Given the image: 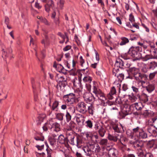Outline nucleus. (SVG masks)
<instances>
[{
	"instance_id": "nucleus-1",
	"label": "nucleus",
	"mask_w": 157,
	"mask_h": 157,
	"mask_svg": "<svg viewBox=\"0 0 157 157\" xmlns=\"http://www.w3.org/2000/svg\"><path fill=\"white\" fill-rule=\"evenodd\" d=\"M94 148L95 145L94 144L88 143L83 147V149L86 156L88 157H98L97 155H92L94 151Z\"/></svg>"
},
{
	"instance_id": "nucleus-2",
	"label": "nucleus",
	"mask_w": 157,
	"mask_h": 157,
	"mask_svg": "<svg viewBox=\"0 0 157 157\" xmlns=\"http://www.w3.org/2000/svg\"><path fill=\"white\" fill-rule=\"evenodd\" d=\"M134 77L136 81L141 83L142 87H145L144 86V84L145 83L147 79V75L141 73L139 71Z\"/></svg>"
},
{
	"instance_id": "nucleus-3",
	"label": "nucleus",
	"mask_w": 157,
	"mask_h": 157,
	"mask_svg": "<svg viewBox=\"0 0 157 157\" xmlns=\"http://www.w3.org/2000/svg\"><path fill=\"white\" fill-rule=\"evenodd\" d=\"M63 98L66 104L69 105L73 104L75 100V95L73 94H70L63 96Z\"/></svg>"
},
{
	"instance_id": "nucleus-4",
	"label": "nucleus",
	"mask_w": 157,
	"mask_h": 157,
	"mask_svg": "<svg viewBox=\"0 0 157 157\" xmlns=\"http://www.w3.org/2000/svg\"><path fill=\"white\" fill-rule=\"evenodd\" d=\"M87 105L84 102H78L77 106V111L82 114H85L87 112Z\"/></svg>"
},
{
	"instance_id": "nucleus-5",
	"label": "nucleus",
	"mask_w": 157,
	"mask_h": 157,
	"mask_svg": "<svg viewBox=\"0 0 157 157\" xmlns=\"http://www.w3.org/2000/svg\"><path fill=\"white\" fill-rule=\"evenodd\" d=\"M2 57L5 58L9 57L10 59L13 58V55L12 54V50L10 47L8 48L6 51L4 49H2Z\"/></svg>"
},
{
	"instance_id": "nucleus-6",
	"label": "nucleus",
	"mask_w": 157,
	"mask_h": 157,
	"mask_svg": "<svg viewBox=\"0 0 157 157\" xmlns=\"http://www.w3.org/2000/svg\"><path fill=\"white\" fill-rule=\"evenodd\" d=\"M76 121L78 124L81 126L84 125L85 117L82 114H78L75 117Z\"/></svg>"
},
{
	"instance_id": "nucleus-7",
	"label": "nucleus",
	"mask_w": 157,
	"mask_h": 157,
	"mask_svg": "<svg viewBox=\"0 0 157 157\" xmlns=\"http://www.w3.org/2000/svg\"><path fill=\"white\" fill-rule=\"evenodd\" d=\"M128 55L130 56H132L133 58H136V59H138L137 56L140 54V53L137 52L135 47H132L129 50L128 52Z\"/></svg>"
},
{
	"instance_id": "nucleus-8",
	"label": "nucleus",
	"mask_w": 157,
	"mask_h": 157,
	"mask_svg": "<svg viewBox=\"0 0 157 157\" xmlns=\"http://www.w3.org/2000/svg\"><path fill=\"white\" fill-rule=\"evenodd\" d=\"M83 98L84 100L87 102L93 101L94 97L93 94L90 93L86 92L84 94Z\"/></svg>"
},
{
	"instance_id": "nucleus-9",
	"label": "nucleus",
	"mask_w": 157,
	"mask_h": 157,
	"mask_svg": "<svg viewBox=\"0 0 157 157\" xmlns=\"http://www.w3.org/2000/svg\"><path fill=\"white\" fill-rule=\"evenodd\" d=\"M70 109L71 110V111H67L65 115L66 121L67 122H69L71 120V116L75 112V109L74 108L72 107L70 108Z\"/></svg>"
},
{
	"instance_id": "nucleus-10",
	"label": "nucleus",
	"mask_w": 157,
	"mask_h": 157,
	"mask_svg": "<svg viewBox=\"0 0 157 157\" xmlns=\"http://www.w3.org/2000/svg\"><path fill=\"white\" fill-rule=\"evenodd\" d=\"M58 140L59 143L64 144L65 145H67L68 142V140H67V136L65 137L62 134L60 135L58 137Z\"/></svg>"
},
{
	"instance_id": "nucleus-11",
	"label": "nucleus",
	"mask_w": 157,
	"mask_h": 157,
	"mask_svg": "<svg viewBox=\"0 0 157 157\" xmlns=\"http://www.w3.org/2000/svg\"><path fill=\"white\" fill-rule=\"evenodd\" d=\"M119 136V134H117L112 135L109 133L107 138L110 140L113 141L114 142H116L118 140H119L118 138Z\"/></svg>"
},
{
	"instance_id": "nucleus-12",
	"label": "nucleus",
	"mask_w": 157,
	"mask_h": 157,
	"mask_svg": "<svg viewBox=\"0 0 157 157\" xmlns=\"http://www.w3.org/2000/svg\"><path fill=\"white\" fill-rule=\"evenodd\" d=\"M128 71L129 74L132 75L134 77L138 73L139 70L138 68L135 67H129Z\"/></svg>"
},
{
	"instance_id": "nucleus-13",
	"label": "nucleus",
	"mask_w": 157,
	"mask_h": 157,
	"mask_svg": "<svg viewBox=\"0 0 157 157\" xmlns=\"http://www.w3.org/2000/svg\"><path fill=\"white\" fill-rule=\"evenodd\" d=\"M142 60L143 61H147L149 60L152 59H157V56H153L151 54H147L144 56L141 57Z\"/></svg>"
},
{
	"instance_id": "nucleus-14",
	"label": "nucleus",
	"mask_w": 157,
	"mask_h": 157,
	"mask_svg": "<svg viewBox=\"0 0 157 157\" xmlns=\"http://www.w3.org/2000/svg\"><path fill=\"white\" fill-rule=\"evenodd\" d=\"M116 93V89L114 86L112 87L109 93L107 95V97L109 100H112L113 98V96Z\"/></svg>"
},
{
	"instance_id": "nucleus-15",
	"label": "nucleus",
	"mask_w": 157,
	"mask_h": 157,
	"mask_svg": "<svg viewBox=\"0 0 157 157\" xmlns=\"http://www.w3.org/2000/svg\"><path fill=\"white\" fill-rule=\"evenodd\" d=\"M54 6L53 1L50 0L48 1L47 4L45 5V9L46 11L48 12L50 9L52 8Z\"/></svg>"
},
{
	"instance_id": "nucleus-16",
	"label": "nucleus",
	"mask_w": 157,
	"mask_h": 157,
	"mask_svg": "<svg viewBox=\"0 0 157 157\" xmlns=\"http://www.w3.org/2000/svg\"><path fill=\"white\" fill-rule=\"evenodd\" d=\"M117 150L116 149L114 148H111L109 150L108 155L109 157H117Z\"/></svg>"
},
{
	"instance_id": "nucleus-17",
	"label": "nucleus",
	"mask_w": 157,
	"mask_h": 157,
	"mask_svg": "<svg viewBox=\"0 0 157 157\" xmlns=\"http://www.w3.org/2000/svg\"><path fill=\"white\" fill-rule=\"evenodd\" d=\"M134 147L138 150H142L144 147V144L142 142L138 141L134 144Z\"/></svg>"
},
{
	"instance_id": "nucleus-18",
	"label": "nucleus",
	"mask_w": 157,
	"mask_h": 157,
	"mask_svg": "<svg viewBox=\"0 0 157 157\" xmlns=\"http://www.w3.org/2000/svg\"><path fill=\"white\" fill-rule=\"evenodd\" d=\"M115 65L116 67H119V68H122V67L124 66V61L121 59H119L116 61Z\"/></svg>"
},
{
	"instance_id": "nucleus-19",
	"label": "nucleus",
	"mask_w": 157,
	"mask_h": 157,
	"mask_svg": "<svg viewBox=\"0 0 157 157\" xmlns=\"http://www.w3.org/2000/svg\"><path fill=\"white\" fill-rule=\"evenodd\" d=\"M139 137L140 139H145L147 137V135L143 129H141L139 132Z\"/></svg>"
},
{
	"instance_id": "nucleus-20",
	"label": "nucleus",
	"mask_w": 157,
	"mask_h": 157,
	"mask_svg": "<svg viewBox=\"0 0 157 157\" xmlns=\"http://www.w3.org/2000/svg\"><path fill=\"white\" fill-rule=\"evenodd\" d=\"M67 140H68V141H70V143L72 145L75 144L74 139L75 138L74 135L71 133V134L68 133H67Z\"/></svg>"
},
{
	"instance_id": "nucleus-21",
	"label": "nucleus",
	"mask_w": 157,
	"mask_h": 157,
	"mask_svg": "<svg viewBox=\"0 0 157 157\" xmlns=\"http://www.w3.org/2000/svg\"><path fill=\"white\" fill-rule=\"evenodd\" d=\"M147 130L151 135H153V134H154L156 132L154 128L152 125H148L147 126Z\"/></svg>"
},
{
	"instance_id": "nucleus-22",
	"label": "nucleus",
	"mask_w": 157,
	"mask_h": 157,
	"mask_svg": "<svg viewBox=\"0 0 157 157\" xmlns=\"http://www.w3.org/2000/svg\"><path fill=\"white\" fill-rule=\"evenodd\" d=\"M95 111V109L93 105L91 104L90 106L88 107L87 111H88L89 114L91 115L92 116L93 115Z\"/></svg>"
},
{
	"instance_id": "nucleus-23",
	"label": "nucleus",
	"mask_w": 157,
	"mask_h": 157,
	"mask_svg": "<svg viewBox=\"0 0 157 157\" xmlns=\"http://www.w3.org/2000/svg\"><path fill=\"white\" fill-rule=\"evenodd\" d=\"M57 139L54 138L50 137L48 138V140L49 142L50 145L53 146L55 147L56 145Z\"/></svg>"
},
{
	"instance_id": "nucleus-24",
	"label": "nucleus",
	"mask_w": 157,
	"mask_h": 157,
	"mask_svg": "<svg viewBox=\"0 0 157 157\" xmlns=\"http://www.w3.org/2000/svg\"><path fill=\"white\" fill-rule=\"evenodd\" d=\"M93 92L94 93L95 95L100 93L101 91L98 87L97 85L94 84L93 86Z\"/></svg>"
},
{
	"instance_id": "nucleus-25",
	"label": "nucleus",
	"mask_w": 157,
	"mask_h": 157,
	"mask_svg": "<svg viewBox=\"0 0 157 157\" xmlns=\"http://www.w3.org/2000/svg\"><path fill=\"white\" fill-rule=\"evenodd\" d=\"M136 109L138 111L141 110L144 107L142 103L141 102L136 103L134 104Z\"/></svg>"
},
{
	"instance_id": "nucleus-26",
	"label": "nucleus",
	"mask_w": 157,
	"mask_h": 157,
	"mask_svg": "<svg viewBox=\"0 0 157 157\" xmlns=\"http://www.w3.org/2000/svg\"><path fill=\"white\" fill-rule=\"evenodd\" d=\"M76 145L78 148H80L83 144L82 140L80 137H77L76 139Z\"/></svg>"
},
{
	"instance_id": "nucleus-27",
	"label": "nucleus",
	"mask_w": 157,
	"mask_h": 157,
	"mask_svg": "<svg viewBox=\"0 0 157 157\" xmlns=\"http://www.w3.org/2000/svg\"><path fill=\"white\" fill-rule=\"evenodd\" d=\"M121 41L120 43V45L121 46L125 45L126 44L128 43L129 41L128 39L125 37H121Z\"/></svg>"
},
{
	"instance_id": "nucleus-28",
	"label": "nucleus",
	"mask_w": 157,
	"mask_h": 157,
	"mask_svg": "<svg viewBox=\"0 0 157 157\" xmlns=\"http://www.w3.org/2000/svg\"><path fill=\"white\" fill-rule=\"evenodd\" d=\"M60 125L57 122H55L53 124L52 128H55L54 130L56 132H58L60 130Z\"/></svg>"
},
{
	"instance_id": "nucleus-29",
	"label": "nucleus",
	"mask_w": 157,
	"mask_h": 157,
	"mask_svg": "<svg viewBox=\"0 0 157 157\" xmlns=\"http://www.w3.org/2000/svg\"><path fill=\"white\" fill-rule=\"evenodd\" d=\"M58 81L59 82H63L64 85L66 83L67 78L66 77L65 78L63 76L59 75L58 76Z\"/></svg>"
},
{
	"instance_id": "nucleus-30",
	"label": "nucleus",
	"mask_w": 157,
	"mask_h": 157,
	"mask_svg": "<svg viewBox=\"0 0 157 157\" xmlns=\"http://www.w3.org/2000/svg\"><path fill=\"white\" fill-rule=\"evenodd\" d=\"M112 128L117 133L122 132V131L121 128H120L117 124H115L112 125Z\"/></svg>"
},
{
	"instance_id": "nucleus-31",
	"label": "nucleus",
	"mask_w": 157,
	"mask_h": 157,
	"mask_svg": "<svg viewBox=\"0 0 157 157\" xmlns=\"http://www.w3.org/2000/svg\"><path fill=\"white\" fill-rule=\"evenodd\" d=\"M145 88L147 90L149 93L155 89L154 86L153 84H149L146 86Z\"/></svg>"
},
{
	"instance_id": "nucleus-32",
	"label": "nucleus",
	"mask_w": 157,
	"mask_h": 157,
	"mask_svg": "<svg viewBox=\"0 0 157 157\" xmlns=\"http://www.w3.org/2000/svg\"><path fill=\"white\" fill-rule=\"evenodd\" d=\"M129 100H130L132 102H134L136 101L137 99V98L134 95L133 93L131 95H128Z\"/></svg>"
},
{
	"instance_id": "nucleus-33",
	"label": "nucleus",
	"mask_w": 157,
	"mask_h": 157,
	"mask_svg": "<svg viewBox=\"0 0 157 157\" xmlns=\"http://www.w3.org/2000/svg\"><path fill=\"white\" fill-rule=\"evenodd\" d=\"M106 131L105 129L101 127L98 131V132L100 136L101 137H103L105 134Z\"/></svg>"
},
{
	"instance_id": "nucleus-34",
	"label": "nucleus",
	"mask_w": 157,
	"mask_h": 157,
	"mask_svg": "<svg viewBox=\"0 0 157 157\" xmlns=\"http://www.w3.org/2000/svg\"><path fill=\"white\" fill-rule=\"evenodd\" d=\"M120 70L119 68L118 67L115 66L113 70V74L114 76H117L119 73Z\"/></svg>"
},
{
	"instance_id": "nucleus-35",
	"label": "nucleus",
	"mask_w": 157,
	"mask_h": 157,
	"mask_svg": "<svg viewBox=\"0 0 157 157\" xmlns=\"http://www.w3.org/2000/svg\"><path fill=\"white\" fill-rule=\"evenodd\" d=\"M31 82L32 84V87L33 89V91L34 93V100L35 101H37L38 100L37 99V95L36 94V93L35 92L34 89H35V86L33 84V82H34V79H32L31 80Z\"/></svg>"
},
{
	"instance_id": "nucleus-36",
	"label": "nucleus",
	"mask_w": 157,
	"mask_h": 157,
	"mask_svg": "<svg viewBox=\"0 0 157 157\" xmlns=\"http://www.w3.org/2000/svg\"><path fill=\"white\" fill-rule=\"evenodd\" d=\"M148 66L149 69H153L157 66V64L155 61H151L149 63Z\"/></svg>"
},
{
	"instance_id": "nucleus-37",
	"label": "nucleus",
	"mask_w": 157,
	"mask_h": 157,
	"mask_svg": "<svg viewBox=\"0 0 157 157\" xmlns=\"http://www.w3.org/2000/svg\"><path fill=\"white\" fill-rule=\"evenodd\" d=\"M57 66L60 70L59 71V72H62L64 74H66L67 70H65L64 67L61 64H57Z\"/></svg>"
},
{
	"instance_id": "nucleus-38",
	"label": "nucleus",
	"mask_w": 157,
	"mask_h": 157,
	"mask_svg": "<svg viewBox=\"0 0 157 157\" xmlns=\"http://www.w3.org/2000/svg\"><path fill=\"white\" fill-rule=\"evenodd\" d=\"M34 138L36 140L42 143H43L44 140V137L40 135L36 136L34 137Z\"/></svg>"
},
{
	"instance_id": "nucleus-39",
	"label": "nucleus",
	"mask_w": 157,
	"mask_h": 157,
	"mask_svg": "<svg viewBox=\"0 0 157 157\" xmlns=\"http://www.w3.org/2000/svg\"><path fill=\"white\" fill-rule=\"evenodd\" d=\"M59 105V102L57 101H55L53 103V105L52 107V109L54 110L55 109L56 111L57 110V107Z\"/></svg>"
},
{
	"instance_id": "nucleus-40",
	"label": "nucleus",
	"mask_w": 157,
	"mask_h": 157,
	"mask_svg": "<svg viewBox=\"0 0 157 157\" xmlns=\"http://www.w3.org/2000/svg\"><path fill=\"white\" fill-rule=\"evenodd\" d=\"M154 142L153 140L149 141L147 144V148L149 150L151 149L153 147Z\"/></svg>"
},
{
	"instance_id": "nucleus-41",
	"label": "nucleus",
	"mask_w": 157,
	"mask_h": 157,
	"mask_svg": "<svg viewBox=\"0 0 157 157\" xmlns=\"http://www.w3.org/2000/svg\"><path fill=\"white\" fill-rule=\"evenodd\" d=\"M100 145L103 146H106L108 144V140L107 139H102L99 142Z\"/></svg>"
},
{
	"instance_id": "nucleus-42",
	"label": "nucleus",
	"mask_w": 157,
	"mask_h": 157,
	"mask_svg": "<svg viewBox=\"0 0 157 157\" xmlns=\"http://www.w3.org/2000/svg\"><path fill=\"white\" fill-rule=\"evenodd\" d=\"M141 115L144 117L147 118L148 117L149 115V113L148 110H145L141 113Z\"/></svg>"
},
{
	"instance_id": "nucleus-43",
	"label": "nucleus",
	"mask_w": 157,
	"mask_h": 157,
	"mask_svg": "<svg viewBox=\"0 0 157 157\" xmlns=\"http://www.w3.org/2000/svg\"><path fill=\"white\" fill-rule=\"evenodd\" d=\"M141 98L144 102L145 103L148 100V96L144 93H143L141 95Z\"/></svg>"
},
{
	"instance_id": "nucleus-44",
	"label": "nucleus",
	"mask_w": 157,
	"mask_h": 157,
	"mask_svg": "<svg viewBox=\"0 0 157 157\" xmlns=\"http://www.w3.org/2000/svg\"><path fill=\"white\" fill-rule=\"evenodd\" d=\"M126 134L128 136L131 137L132 138L134 137L132 131L129 129H128L126 130Z\"/></svg>"
},
{
	"instance_id": "nucleus-45",
	"label": "nucleus",
	"mask_w": 157,
	"mask_h": 157,
	"mask_svg": "<svg viewBox=\"0 0 157 157\" xmlns=\"http://www.w3.org/2000/svg\"><path fill=\"white\" fill-rule=\"evenodd\" d=\"M83 81L84 82H88L89 83H90L92 81V78L88 76H86L84 77L83 79Z\"/></svg>"
},
{
	"instance_id": "nucleus-46",
	"label": "nucleus",
	"mask_w": 157,
	"mask_h": 157,
	"mask_svg": "<svg viewBox=\"0 0 157 157\" xmlns=\"http://www.w3.org/2000/svg\"><path fill=\"white\" fill-rule=\"evenodd\" d=\"M140 129V127H137L132 129V131L134 137L136 135V133L140 131H139Z\"/></svg>"
},
{
	"instance_id": "nucleus-47",
	"label": "nucleus",
	"mask_w": 157,
	"mask_h": 157,
	"mask_svg": "<svg viewBox=\"0 0 157 157\" xmlns=\"http://www.w3.org/2000/svg\"><path fill=\"white\" fill-rule=\"evenodd\" d=\"M86 124V126L89 128H92L93 127V123L90 120H88L85 122Z\"/></svg>"
},
{
	"instance_id": "nucleus-48",
	"label": "nucleus",
	"mask_w": 157,
	"mask_h": 157,
	"mask_svg": "<svg viewBox=\"0 0 157 157\" xmlns=\"http://www.w3.org/2000/svg\"><path fill=\"white\" fill-rule=\"evenodd\" d=\"M63 113H58L56 115V117L59 121H62L63 120Z\"/></svg>"
},
{
	"instance_id": "nucleus-49",
	"label": "nucleus",
	"mask_w": 157,
	"mask_h": 157,
	"mask_svg": "<svg viewBox=\"0 0 157 157\" xmlns=\"http://www.w3.org/2000/svg\"><path fill=\"white\" fill-rule=\"evenodd\" d=\"M46 151L47 152V157H52V155L53 153L52 150L50 149L47 148Z\"/></svg>"
},
{
	"instance_id": "nucleus-50",
	"label": "nucleus",
	"mask_w": 157,
	"mask_h": 157,
	"mask_svg": "<svg viewBox=\"0 0 157 157\" xmlns=\"http://www.w3.org/2000/svg\"><path fill=\"white\" fill-rule=\"evenodd\" d=\"M41 21L42 22L47 25H49L50 23L47 21V20L45 18L42 17L41 18Z\"/></svg>"
},
{
	"instance_id": "nucleus-51",
	"label": "nucleus",
	"mask_w": 157,
	"mask_h": 157,
	"mask_svg": "<svg viewBox=\"0 0 157 157\" xmlns=\"http://www.w3.org/2000/svg\"><path fill=\"white\" fill-rule=\"evenodd\" d=\"M64 3V0H59V1L58 3V5L59 8L61 9L63 8Z\"/></svg>"
},
{
	"instance_id": "nucleus-52",
	"label": "nucleus",
	"mask_w": 157,
	"mask_h": 157,
	"mask_svg": "<svg viewBox=\"0 0 157 157\" xmlns=\"http://www.w3.org/2000/svg\"><path fill=\"white\" fill-rule=\"evenodd\" d=\"M118 80L120 81H121L124 78V75L122 73H120L117 76Z\"/></svg>"
},
{
	"instance_id": "nucleus-53",
	"label": "nucleus",
	"mask_w": 157,
	"mask_h": 157,
	"mask_svg": "<svg viewBox=\"0 0 157 157\" xmlns=\"http://www.w3.org/2000/svg\"><path fill=\"white\" fill-rule=\"evenodd\" d=\"M35 153L37 157H45L46 155L44 152L40 153L36 152Z\"/></svg>"
},
{
	"instance_id": "nucleus-54",
	"label": "nucleus",
	"mask_w": 157,
	"mask_h": 157,
	"mask_svg": "<svg viewBox=\"0 0 157 157\" xmlns=\"http://www.w3.org/2000/svg\"><path fill=\"white\" fill-rule=\"evenodd\" d=\"M129 55L128 54V52L127 54H125L124 55H121L122 58H123L124 59L127 60L130 59V58L129 56Z\"/></svg>"
},
{
	"instance_id": "nucleus-55",
	"label": "nucleus",
	"mask_w": 157,
	"mask_h": 157,
	"mask_svg": "<svg viewBox=\"0 0 157 157\" xmlns=\"http://www.w3.org/2000/svg\"><path fill=\"white\" fill-rule=\"evenodd\" d=\"M75 123L73 121H70L69 124V126L71 130L75 127Z\"/></svg>"
},
{
	"instance_id": "nucleus-56",
	"label": "nucleus",
	"mask_w": 157,
	"mask_h": 157,
	"mask_svg": "<svg viewBox=\"0 0 157 157\" xmlns=\"http://www.w3.org/2000/svg\"><path fill=\"white\" fill-rule=\"evenodd\" d=\"M72 82L73 83L74 86L75 87H76L77 86L76 84L77 82H80L77 79L75 78H74L72 80Z\"/></svg>"
},
{
	"instance_id": "nucleus-57",
	"label": "nucleus",
	"mask_w": 157,
	"mask_h": 157,
	"mask_svg": "<svg viewBox=\"0 0 157 157\" xmlns=\"http://www.w3.org/2000/svg\"><path fill=\"white\" fill-rule=\"evenodd\" d=\"M129 21L131 22V23H133L135 21V19L134 16L132 15V13H131L129 16Z\"/></svg>"
},
{
	"instance_id": "nucleus-58",
	"label": "nucleus",
	"mask_w": 157,
	"mask_h": 157,
	"mask_svg": "<svg viewBox=\"0 0 157 157\" xmlns=\"http://www.w3.org/2000/svg\"><path fill=\"white\" fill-rule=\"evenodd\" d=\"M36 147L38 149V150H42L44 149V144H43L41 145H37L36 146Z\"/></svg>"
},
{
	"instance_id": "nucleus-59",
	"label": "nucleus",
	"mask_w": 157,
	"mask_h": 157,
	"mask_svg": "<svg viewBox=\"0 0 157 157\" xmlns=\"http://www.w3.org/2000/svg\"><path fill=\"white\" fill-rule=\"evenodd\" d=\"M156 73V72H153L152 73H151L149 76V78L150 80H151L154 78L155 76V75Z\"/></svg>"
},
{
	"instance_id": "nucleus-60",
	"label": "nucleus",
	"mask_w": 157,
	"mask_h": 157,
	"mask_svg": "<svg viewBox=\"0 0 157 157\" xmlns=\"http://www.w3.org/2000/svg\"><path fill=\"white\" fill-rule=\"evenodd\" d=\"M132 88L134 92L136 94H137L139 92V89L138 88L136 87L135 86H132Z\"/></svg>"
},
{
	"instance_id": "nucleus-61",
	"label": "nucleus",
	"mask_w": 157,
	"mask_h": 157,
	"mask_svg": "<svg viewBox=\"0 0 157 157\" xmlns=\"http://www.w3.org/2000/svg\"><path fill=\"white\" fill-rule=\"evenodd\" d=\"M84 68L82 69L81 71H82V72H83V71H84L86 75L87 76V75H88L89 72V70H87V67H84Z\"/></svg>"
},
{
	"instance_id": "nucleus-62",
	"label": "nucleus",
	"mask_w": 157,
	"mask_h": 157,
	"mask_svg": "<svg viewBox=\"0 0 157 157\" xmlns=\"http://www.w3.org/2000/svg\"><path fill=\"white\" fill-rule=\"evenodd\" d=\"M48 40L47 36H46L45 38V39L41 41L42 43L43 44H44V45L48 44Z\"/></svg>"
},
{
	"instance_id": "nucleus-63",
	"label": "nucleus",
	"mask_w": 157,
	"mask_h": 157,
	"mask_svg": "<svg viewBox=\"0 0 157 157\" xmlns=\"http://www.w3.org/2000/svg\"><path fill=\"white\" fill-rule=\"evenodd\" d=\"M145 157H153V155L150 152H146L144 155Z\"/></svg>"
},
{
	"instance_id": "nucleus-64",
	"label": "nucleus",
	"mask_w": 157,
	"mask_h": 157,
	"mask_svg": "<svg viewBox=\"0 0 157 157\" xmlns=\"http://www.w3.org/2000/svg\"><path fill=\"white\" fill-rule=\"evenodd\" d=\"M86 86L87 90L89 91H91V86L90 84H89V83H86Z\"/></svg>"
}]
</instances>
